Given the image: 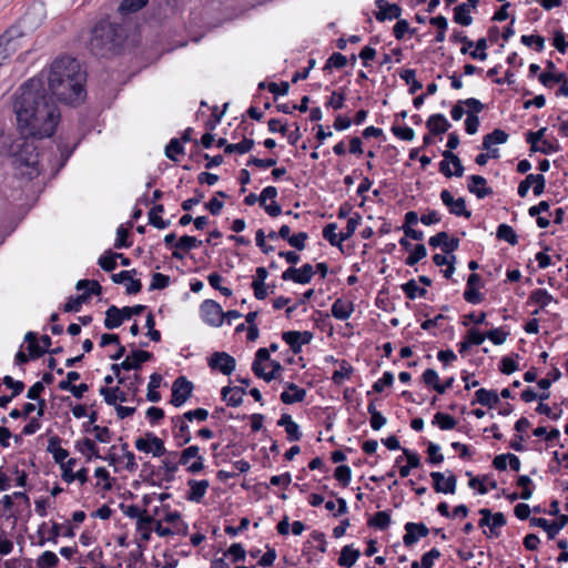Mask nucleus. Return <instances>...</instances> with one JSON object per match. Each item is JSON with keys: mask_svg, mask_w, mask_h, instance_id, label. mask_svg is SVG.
I'll return each instance as SVG.
<instances>
[{"mask_svg": "<svg viewBox=\"0 0 568 568\" xmlns=\"http://www.w3.org/2000/svg\"><path fill=\"white\" fill-rule=\"evenodd\" d=\"M13 111L21 134L50 138L60 121V111L48 95L44 74L23 82L14 93Z\"/></svg>", "mask_w": 568, "mask_h": 568, "instance_id": "nucleus-1", "label": "nucleus"}, {"mask_svg": "<svg viewBox=\"0 0 568 568\" xmlns=\"http://www.w3.org/2000/svg\"><path fill=\"white\" fill-rule=\"evenodd\" d=\"M87 74L78 60L71 57L55 59L45 75L48 90L60 102L75 105L87 95L84 83Z\"/></svg>", "mask_w": 568, "mask_h": 568, "instance_id": "nucleus-2", "label": "nucleus"}, {"mask_svg": "<svg viewBox=\"0 0 568 568\" xmlns=\"http://www.w3.org/2000/svg\"><path fill=\"white\" fill-rule=\"evenodd\" d=\"M40 136L21 134L12 140L9 149V159L12 165L28 179H33L40 174V161L38 145L36 142L41 140Z\"/></svg>", "mask_w": 568, "mask_h": 568, "instance_id": "nucleus-3", "label": "nucleus"}, {"mask_svg": "<svg viewBox=\"0 0 568 568\" xmlns=\"http://www.w3.org/2000/svg\"><path fill=\"white\" fill-rule=\"evenodd\" d=\"M125 38L126 33L121 23L102 19L95 23L91 31L89 47L94 55L104 57L121 47Z\"/></svg>", "mask_w": 568, "mask_h": 568, "instance_id": "nucleus-4", "label": "nucleus"}, {"mask_svg": "<svg viewBox=\"0 0 568 568\" xmlns=\"http://www.w3.org/2000/svg\"><path fill=\"white\" fill-rule=\"evenodd\" d=\"M204 458L200 455V448L196 445L184 448L180 454L179 464L186 466L191 474H197L204 468Z\"/></svg>", "mask_w": 568, "mask_h": 568, "instance_id": "nucleus-5", "label": "nucleus"}, {"mask_svg": "<svg viewBox=\"0 0 568 568\" xmlns=\"http://www.w3.org/2000/svg\"><path fill=\"white\" fill-rule=\"evenodd\" d=\"M134 445L138 450L151 453L154 457L166 454L164 442L153 433H146L144 437L136 438Z\"/></svg>", "mask_w": 568, "mask_h": 568, "instance_id": "nucleus-6", "label": "nucleus"}, {"mask_svg": "<svg viewBox=\"0 0 568 568\" xmlns=\"http://www.w3.org/2000/svg\"><path fill=\"white\" fill-rule=\"evenodd\" d=\"M200 312L203 321L210 326L219 327L223 324V310L221 305L213 300H205Z\"/></svg>", "mask_w": 568, "mask_h": 568, "instance_id": "nucleus-7", "label": "nucleus"}, {"mask_svg": "<svg viewBox=\"0 0 568 568\" xmlns=\"http://www.w3.org/2000/svg\"><path fill=\"white\" fill-rule=\"evenodd\" d=\"M193 384L184 376L178 377L172 385L171 404L175 407L182 406L192 395Z\"/></svg>", "mask_w": 568, "mask_h": 568, "instance_id": "nucleus-8", "label": "nucleus"}, {"mask_svg": "<svg viewBox=\"0 0 568 568\" xmlns=\"http://www.w3.org/2000/svg\"><path fill=\"white\" fill-rule=\"evenodd\" d=\"M207 364L212 369H217L224 375H231L236 367L235 358L225 352H214Z\"/></svg>", "mask_w": 568, "mask_h": 568, "instance_id": "nucleus-9", "label": "nucleus"}, {"mask_svg": "<svg viewBox=\"0 0 568 568\" xmlns=\"http://www.w3.org/2000/svg\"><path fill=\"white\" fill-rule=\"evenodd\" d=\"M546 179L542 174H528L518 185V195L526 197L529 189L532 186L534 194L539 196L544 193Z\"/></svg>", "mask_w": 568, "mask_h": 568, "instance_id": "nucleus-10", "label": "nucleus"}, {"mask_svg": "<svg viewBox=\"0 0 568 568\" xmlns=\"http://www.w3.org/2000/svg\"><path fill=\"white\" fill-rule=\"evenodd\" d=\"M448 477H445V475L440 471H432L430 478L433 480V487L436 493H443V494H455L456 486H457V478L452 473L448 471Z\"/></svg>", "mask_w": 568, "mask_h": 568, "instance_id": "nucleus-11", "label": "nucleus"}, {"mask_svg": "<svg viewBox=\"0 0 568 568\" xmlns=\"http://www.w3.org/2000/svg\"><path fill=\"white\" fill-rule=\"evenodd\" d=\"M440 200L448 207L450 214L456 216H464L469 219L471 216V212L466 209V202L464 197L454 199L448 190H443L440 192Z\"/></svg>", "mask_w": 568, "mask_h": 568, "instance_id": "nucleus-12", "label": "nucleus"}, {"mask_svg": "<svg viewBox=\"0 0 568 568\" xmlns=\"http://www.w3.org/2000/svg\"><path fill=\"white\" fill-rule=\"evenodd\" d=\"M314 268L311 264L306 263L301 268L294 266L288 267L282 273V280L293 281L297 284H307L312 281Z\"/></svg>", "mask_w": 568, "mask_h": 568, "instance_id": "nucleus-13", "label": "nucleus"}, {"mask_svg": "<svg viewBox=\"0 0 568 568\" xmlns=\"http://www.w3.org/2000/svg\"><path fill=\"white\" fill-rule=\"evenodd\" d=\"M404 529L403 542L406 547H412L429 534L428 527L423 523H406Z\"/></svg>", "mask_w": 568, "mask_h": 568, "instance_id": "nucleus-14", "label": "nucleus"}, {"mask_svg": "<svg viewBox=\"0 0 568 568\" xmlns=\"http://www.w3.org/2000/svg\"><path fill=\"white\" fill-rule=\"evenodd\" d=\"M375 6L378 9L375 17L381 22L398 19L402 14V8L396 3H389L387 0H376Z\"/></svg>", "mask_w": 568, "mask_h": 568, "instance_id": "nucleus-15", "label": "nucleus"}, {"mask_svg": "<svg viewBox=\"0 0 568 568\" xmlns=\"http://www.w3.org/2000/svg\"><path fill=\"white\" fill-rule=\"evenodd\" d=\"M433 247L440 246L446 254H452L459 246V240L457 237H449L447 232H439L432 236L428 241Z\"/></svg>", "mask_w": 568, "mask_h": 568, "instance_id": "nucleus-16", "label": "nucleus"}, {"mask_svg": "<svg viewBox=\"0 0 568 568\" xmlns=\"http://www.w3.org/2000/svg\"><path fill=\"white\" fill-rule=\"evenodd\" d=\"M467 189L470 193L475 194L478 199H485L493 194V189L487 186V180L481 175H469L467 178Z\"/></svg>", "mask_w": 568, "mask_h": 568, "instance_id": "nucleus-17", "label": "nucleus"}, {"mask_svg": "<svg viewBox=\"0 0 568 568\" xmlns=\"http://www.w3.org/2000/svg\"><path fill=\"white\" fill-rule=\"evenodd\" d=\"M153 354L146 351L133 349L129 356L121 363L124 371L140 369L142 363L150 361Z\"/></svg>", "mask_w": 568, "mask_h": 568, "instance_id": "nucleus-18", "label": "nucleus"}, {"mask_svg": "<svg viewBox=\"0 0 568 568\" xmlns=\"http://www.w3.org/2000/svg\"><path fill=\"white\" fill-rule=\"evenodd\" d=\"M171 422L174 427V437L178 440V446L189 444L192 436L186 420L182 416H174Z\"/></svg>", "mask_w": 568, "mask_h": 568, "instance_id": "nucleus-19", "label": "nucleus"}, {"mask_svg": "<svg viewBox=\"0 0 568 568\" xmlns=\"http://www.w3.org/2000/svg\"><path fill=\"white\" fill-rule=\"evenodd\" d=\"M305 397L306 390L294 383H286V389L281 394V400L286 405L301 403Z\"/></svg>", "mask_w": 568, "mask_h": 568, "instance_id": "nucleus-20", "label": "nucleus"}, {"mask_svg": "<svg viewBox=\"0 0 568 568\" xmlns=\"http://www.w3.org/2000/svg\"><path fill=\"white\" fill-rule=\"evenodd\" d=\"M332 315L339 321H345L351 317L354 312L353 302L337 298L331 307Z\"/></svg>", "mask_w": 568, "mask_h": 568, "instance_id": "nucleus-21", "label": "nucleus"}, {"mask_svg": "<svg viewBox=\"0 0 568 568\" xmlns=\"http://www.w3.org/2000/svg\"><path fill=\"white\" fill-rule=\"evenodd\" d=\"M187 485L190 487L189 494H187V500L200 503L204 495L206 494V490L209 488V480L202 479V480H195L190 479L187 481Z\"/></svg>", "mask_w": 568, "mask_h": 568, "instance_id": "nucleus-22", "label": "nucleus"}, {"mask_svg": "<svg viewBox=\"0 0 568 568\" xmlns=\"http://www.w3.org/2000/svg\"><path fill=\"white\" fill-rule=\"evenodd\" d=\"M426 126L432 134L437 135L447 132L450 128V123L444 114L436 113L428 118L426 121Z\"/></svg>", "mask_w": 568, "mask_h": 568, "instance_id": "nucleus-23", "label": "nucleus"}, {"mask_svg": "<svg viewBox=\"0 0 568 568\" xmlns=\"http://www.w3.org/2000/svg\"><path fill=\"white\" fill-rule=\"evenodd\" d=\"M361 556V551L355 549L352 545H346L342 548L338 565L345 568H352Z\"/></svg>", "mask_w": 568, "mask_h": 568, "instance_id": "nucleus-24", "label": "nucleus"}, {"mask_svg": "<svg viewBox=\"0 0 568 568\" xmlns=\"http://www.w3.org/2000/svg\"><path fill=\"white\" fill-rule=\"evenodd\" d=\"M476 399L473 402L479 403L483 406H487L489 408L495 407L499 403V396L496 390H489L486 388H479L475 392Z\"/></svg>", "mask_w": 568, "mask_h": 568, "instance_id": "nucleus-25", "label": "nucleus"}, {"mask_svg": "<svg viewBox=\"0 0 568 568\" xmlns=\"http://www.w3.org/2000/svg\"><path fill=\"white\" fill-rule=\"evenodd\" d=\"M75 448L82 454L87 456V460H91L92 458H102L99 454V449L95 443L90 438H83L82 440L75 442Z\"/></svg>", "mask_w": 568, "mask_h": 568, "instance_id": "nucleus-26", "label": "nucleus"}, {"mask_svg": "<svg viewBox=\"0 0 568 568\" xmlns=\"http://www.w3.org/2000/svg\"><path fill=\"white\" fill-rule=\"evenodd\" d=\"M124 321L121 310L115 305L110 306L105 311L104 326L108 329L118 328Z\"/></svg>", "mask_w": 568, "mask_h": 568, "instance_id": "nucleus-27", "label": "nucleus"}, {"mask_svg": "<svg viewBox=\"0 0 568 568\" xmlns=\"http://www.w3.org/2000/svg\"><path fill=\"white\" fill-rule=\"evenodd\" d=\"M100 394L103 396L104 402L110 406H116V402H126V395L124 392L120 390L119 387H101Z\"/></svg>", "mask_w": 568, "mask_h": 568, "instance_id": "nucleus-28", "label": "nucleus"}, {"mask_svg": "<svg viewBox=\"0 0 568 568\" xmlns=\"http://www.w3.org/2000/svg\"><path fill=\"white\" fill-rule=\"evenodd\" d=\"M508 140V134L500 129H495L491 133L486 134L483 139V149L491 150L493 144H504Z\"/></svg>", "mask_w": 568, "mask_h": 568, "instance_id": "nucleus-29", "label": "nucleus"}, {"mask_svg": "<svg viewBox=\"0 0 568 568\" xmlns=\"http://www.w3.org/2000/svg\"><path fill=\"white\" fill-rule=\"evenodd\" d=\"M16 51L14 42L11 38L3 34L0 37V67L11 58Z\"/></svg>", "mask_w": 568, "mask_h": 568, "instance_id": "nucleus-30", "label": "nucleus"}, {"mask_svg": "<svg viewBox=\"0 0 568 568\" xmlns=\"http://www.w3.org/2000/svg\"><path fill=\"white\" fill-rule=\"evenodd\" d=\"M163 211H164L163 205L156 204L149 212V223L159 230L166 229L170 225L169 221H164L160 216V213H162Z\"/></svg>", "mask_w": 568, "mask_h": 568, "instance_id": "nucleus-31", "label": "nucleus"}, {"mask_svg": "<svg viewBox=\"0 0 568 568\" xmlns=\"http://www.w3.org/2000/svg\"><path fill=\"white\" fill-rule=\"evenodd\" d=\"M454 21L462 26H470L473 18L469 14V8L466 3H460L454 9Z\"/></svg>", "mask_w": 568, "mask_h": 568, "instance_id": "nucleus-32", "label": "nucleus"}, {"mask_svg": "<svg viewBox=\"0 0 568 568\" xmlns=\"http://www.w3.org/2000/svg\"><path fill=\"white\" fill-rule=\"evenodd\" d=\"M399 77L402 80H404L407 84H409V93L415 94L417 91H419L423 88L422 82L416 80V72L413 69H404L399 72Z\"/></svg>", "mask_w": 568, "mask_h": 568, "instance_id": "nucleus-33", "label": "nucleus"}, {"mask_svg": "<svg viewBox=\"0 0 568 568\" xmlns=\"http://www.w3.org/2000/svg\"><path fill=\"white\" fill-rule=\"evenodd\" d=\"M337 224L329 223L323 229V237L332 245L337 246L342 250L343 240H341V233H336Z\"/></svg>", "mask_w": 568, "mask_h": 568, "instance_id": "nucleus-34", "label": "nucleus"}, {"mask_svg": "<svg viewBox=\"0 0 568 568\" xmlns=\"http://www.w3.org/2000/svg\"><path fill=\"white\" fill-rule=\"evenodd\" d=\"M496 236L499 240L506 241L510 245H516L518 243V235L516 234L514 229L508 224L498 225Z\"/></svg>", "mask_w": 568, "mask_h": 568, "instance_id": "nucleus-35", "label": "nucleus"}, {"mask_svg": "<svg viewBox=\"0 0 568 568\" xmlns=\"http://www.w3.org/2000/svg\"><path fill=\"white\" fill-rule=\"evenodd\" d=\"M161 381H162L161 375H159L156 373H153L150 376V382L148 385V394H146V399L149 402L158 403L161 399V394L155 390L158 387H160Z\"/></svg>", "mask_w": 568, "mask_h": 568, "instance_id": "nucleus-36", "label": "nucleus"}, {"mask_svg": "<svg viewBox=\"0 0 568 568\" xmlns=\"http://www.w3.org/2000/svg\"><path fill=\"white\" fill-rule=\"evenodd\" d=\"M402 290L405 293L406 297L409 300H415L416 297H424L427 294L425 288H420L415 280H409L408 282L402 285Z\"/></svg>", "mask_w": 568, "mask_h": 568, "instance_id": "nucleus-37", "label": "nucleus"}, {"mask_svg": "<svg viewBox=\"0 0 568 568\" xmlns=\"http://www.w3.org/2000/svg\"><path fill=\"white\" fill-rule=\"evenodd\" d=\"M253 146H254V140L244 138L239 143H231V144L226 145L225 153L231 154V153L237 152L240 154H244V153L251 151L253 149Z\"/></svg>", "mask_w": 568, "mask_h": 568, "instance_id": "nucleus-38", "label": "nucleus"}, {"mask_svg": "<svg viewBox=\"0 0 568 568\" xmlns=\"http://www.w3.org/2000/svg\"><path fill=\"white\" fill-rule=\"evenodd\" d=\"M390 516L387 511L376 513L369 520L368 526L385 530L390 525Z\"/></svg>", "mask_w": 568, "mask_h": 568, "instance_id": "nucleus-39", "label": "nucleus"}, {"mask_svg": "<svg viewBox=\"0 0 568 568\" xmlns=\"http://www.w3.org/2000/svg\"><path fill=\"white\" fill-rule=\"evenodd\" d=\"M90 298V293H82L75 297H69L63 306L64 312H79L83 303Z\"/></svg>", "mask_w": 568, "mask_h": 568, "instance_id": "nucleus-40", "label": "nucleus"}, {"mask_svg": "<svg viewBox=\"0 0 568 568\" xmlns=\"http://www.w3.org/2000/svg\"><path fill=\"white\" fill-rule=\"evenodd\" d=\"M433 424L438 425L443 430H449L455 428L456 419L445 413H436L433 419Z\"/></svg>", "mask_w": 568, "mask_h": 568, "instance_id": "nucleus-41", "label": "nucleus"}, {"mask_svg": "<svg viewBox=\"0 0 568 568\" xmlns=\"http://www.w3.org/2000/svg\"><path fill=\"white\" fill-rule=\"evenodd\" d=\"M283 341L290 345L294 354H298L302 351L303 344L297 335V331H287L282 334Z\"/></svg>", "mask_w": 568, "mask_h": 568, "instance_id": "nucleus-42", "label": "nucleus"}, {"mask_svg": "<svg viewBox=\"0 0 568 568\" xmlns=\"http://www.w3.org/2000/svg\"><path fill=\"white\" fill-rule=\"evenodd\" d=\"M146 3L148 0H122L119 6V11L123 14L138 12L146 6Z\"/></svg>", "mask_w": 568, "mask_h": 568, "instance_id": "nucleus-43", "label": "nucleus"}, {"mask_svg": "<svg viewBox=\"0 0 568 568\" xmlns=\"http://www.w3.org/2000/svg\"><path fill=\"white\" fill-rule=\"evenodd\" d=\"M352 373L353 367L346 361H342L341 368L333 373L332 381L336 385H341L345 379L351 377Z\"/></svg>", "mask_w": 568, "mask_h": 568, "instance_id": "nucleus-44", "label": "nucleus"}, {"mask_svg": "<svg viewBox=\"0 0 568 568\" xmlns=\"http://www.w3.org/2000/svg\"><path fill=\"white\" fill-rule=\"evenodd\" d=\"M118 256H121V253H112V252H105L102 256L99 258V265L102 270L105 272H111L116 267V258Z\"/></svg>", "mask_w": 568, "mask_h": 568, "instance_id": "nucleus-45", "label": "nucleus"}, {"mask_svg": "<svg viewBox=\"0 0 568 568\" xmlns=\"http://www.w3.org/2000/svg\"><path fill=\"white\" fill-rule=\"evenodd\" d=\"M529 300L540 307H546L554 301L552 296L544 288H538L531 292Z\"/></svg>", "mask_w": 568, "mask_h": 568, "instance_id": "nucleus-46", "label": "nucleus"}, {"mask_svg": "<svg viewBox=\"0 0 568 568\" xmlns=\"http://www.w3.org/2000/svg\"><path fill=\"white\" fill-rule=\"evenodd\" d=\"M202 241L197 240L194 236L191 235H183L176 241L175 248L183 250V251H190L193 248H196L201 246Z\"/></svg>", "mask_w": 568, "mask_h": 568, "instance_id": "nucleus-47", "label": "nucleus"}, {"mask_svg": "<svg viewBox=\"0 0 568 568\" xmlns=\"http://www.w3.org/2000/svg\"><path fill=\"white\" fill-rule=\"evenodd\" d=\"M59 562L58 556L52 551H44L37 560L38 568H55Z\"/></svg>", "mask_w": 568, "mask_h": 568, "instance_id": "nucleus-48", "label": "nucleus"}, {"mask_svg": "<svg viewBox=\"0 0 568 568\" xmlns=\"http://www.w3.org/2000/svg\"><path fill=\"white\" fill-rule=\"evenodd\" d=\"M184 148L179 139H172L165 148V155L172 161H179L178 155L183 154Z\"/></svg>", "mask_w": 568, "mask_h": 568, "instance_id": "nucleus-49", "label": "nucleus"}, {"mask_svg": "<svg viewBox=\"0 0 568 568\" xmlns=\"http://www.w3.org/2000/svg\"><path fill=\"white\" fill-rule=\"evenodd\" d=\"M520 41L524 45L534 47L537 52L545 49V39L541 36H521Z\"/></svg>", "mask_w": 568, "mask_h": 568, "instance_id": "nucleus-50", "label": "nucleus"}, {"mask_svg": "<svg viewBox=\"0 0 568 568\" xmlns=\"http://www.w3.org/2000/svg\"><path fill=\"white\" fill-rule=\"evenodd\" d=\"M427 255V250L424 244H417L412 253L406 258L405 263L408 266H414L420 260H423Z\"/></svg>", "mask_w": 568, "mask_h": 568, "instance_id": "nucleus-51", "label": "nucleus"}, {"mask_svg": "<svg viewBox=\"0 0 568 568\" xmlns=\"http://www.w3.org/2000/svg\"><path fill=\"white\" fill-rule=\"evenodd\" d=\"M568 524V515H560L558 521L549 523L547 535L549 539H554L558 532Z\"/></svg>", "mask_w": 568, "mask_h": 568, "instance_id": "nucleus-52", "label": "nucleus"}, {"mask_svg": "<svg viewBox=\"0 0 568 568\" xmlns=\"http://www.w3.org/2000/svg\"><path fill=\"white\" fill-rule=\"evenodd\" d=\"M476 49L469 52V55L475 60L485 61L487 59L486 49L488 47L486 38H479L476 43Z\"/></svg>", "mask_w": 568, "mask_h": 568, "instance_id": "nucleus-53", "label": "nucleus"}, {"mask_svg": "<svg viewBox=\"0 0 568 568\" xmlns=\"http://www.w3.org/2000/svg\"><path fill=\"white\" fill-rule=\"evenodd\" d=\"M538 80L545 87H551L552 82H567V75L564 72L558 74H552L551 72H542L539 74Z\"/></svg>", "mask_w": 568, "mask_h": 568, "instance_id": "nucleus-54", "label": "nucleus"}, {"mask_svg": "<svg viewBox=\"0 0 568 568\" xmlns=\"http://www.w3.org/2000/svg\"><path fill=\"white\" fill-rule=\"evenodd\" d=\"M443 158H445L446 160H449L452 162V164L454 165L455 171L453 172V175H455L457 178L463 176L465 168L462 164L460 159L455 153H453L452 151H444Z\"/></svg>", "mask_w": 568, "mask_h": 568, "instance_id": "nucleus-55", "label": "nucleus"}, {"mask_svg": "<svg viewBox=\"0 0 568 568\" xmlns=\"http://www.w3.org/2000/svg\"><path fill=\"white\" fill-rule=\"evenodd\" d=\"M359 222V214H355V216L348 219L345 231L341 232V240H343V242L348 240L355 233Z\"/></svg>", "mask_w": 568, "mask_h": 568, "instance_id": "nucleus-56", "label": "nucleus"}, {"mask_svg": "<svg viewBox=\"0 0 568 568\" xmlns=\"http://www.w3.org/2000/svg\"><path fill=\"white\" fill-rule=\"evenodd\" d=\"M175 455H176V453L172 452L169 454V457H166L162 460V467L164 468L165 473L168 474V476L165 477L166 480L173 479L174 473H176L179 469L180 464L170 458L171 456L174 457Z\"/></svg>", "mask_w": 568, "mask_h": 568, "instance_id": "nucleus-57", "label": "nucleus"}, {"mask_svg": "<svg viewBox=\"0 0 568 568\" xmlns=\"http://www.w3.org/2000/svg\"><path fill=\"white\" fill-rule=\"evenodd\" d=\"M334 477L344 486H348L351 478H352V471L351 468L346 465L337 466L334 473Z\"/></svg>", "mask_w": 568, "mask_h": 568, "instance_id": "nucleus-58", "label": "nucleus"}, {"mask_svg": "<svg viewBox=\"0 0 568 568\" xmlns=\"http://www.w3.org/2000/svg\"><path fill=\"white\" fill-rule=\"evenodd\" d=\"M347 64V58L339 53L334 52L326 61L325 69L328 68H335V69H342Z\"/></svg>", "mask_w": 568, "mask_h": 568, "instance_id": "nucleus-59", "label": "nucleus"}, {"mask_svg": "<svg viewBox=\"0 0 568 568\" xmlns=\"http://www.w3.org/2000/svg\"><path fill=\"white\" fill-rule=\"evenodd\" d=\"M450 39L454 42H460L464 44L463 48L460 49V52L463 54L468 53V50L474 47V41L468 39V37L465 36L462 31H454Z\"/></svg>", "mask_w": 568, "mask_h": 568, "instance_id": "nucleus-60", "label": "nucleus"}, {"mask_svg": "<svg viewBox=\"0 0 568 568\" xmlns=\"http://www.w3.org/2000/svg\"><path fill=\"white\" fill-rule=\"evenodd\" d=\"M440 557V551L437 548H432L425 552L420 558V568H433L434 561Z\"/></svg>", "mask_w": 568, "mask_h": 568, "instance_id": "nucleus-61", "label": "nucleus"}, {"mask_svg": "<svg viewBox=\"0 0 568 568\" xmlns=\"http://www.w3.org/2000/svg\"><path fill=\"white\" fill-rule=\"evenodd\" d=\"M427 453L429 455L428 463L433 465H439L443 463L444 456L440 454L439 445L429 443L427 447Z\"/></svg>", "mask_w": 568, "mask_h": 568, "instance_id": "nucleus-62", "label": "nucleus"}, {"mask_svg": "<svg viewBox=\"0 0 568 568\" xmlns=\"http://www.w3.org/2000/svg\"><path fill=\"white\" fill-rule=\"evenodd\" d=\"M394 383V375L390 372H385L383 377L373 384V390L382 393L385 387L392 386Z\"/></svg>", "mask_w": 568, "mask_h": 568, "instance_id": "nucleus-63", "label": "nucleus"}, {"mask_svg": "<svg viewBox=\"0 0 568 568\" xmlns=\"http://www.w3.org/2000/svg\"><path fill=\"white\" fill-rule=\"evenodd\" d=\"M245 388L243 387H233V390L229 398H226V404L232 407H239L243 402V395H245Z\"/></svg>", "mask_w": 568, "mask_h": 568, "instance_id": "nucleus-64", "label": "nucleus"}]
</instances>
